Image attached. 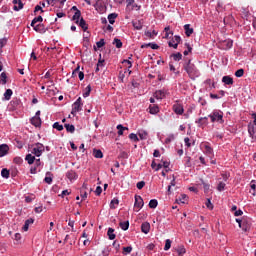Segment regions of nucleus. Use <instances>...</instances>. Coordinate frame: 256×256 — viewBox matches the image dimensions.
Returning <instances> with one entry per match:
<instances>
[{"instance_id": "obj_1", "label": "nucleus", "mask_w": 256, "mask_h": 256, "mask_svg": "<svg viewBox=\"0 0 256 256\" xmlns=\"http://www.w3.org/2000/svg\"><path fill=\"white\" fill-rule=\"evenodd\" d=\"M183 69L186 71L188 77L190 79H195V77H199L200 73L197 69V66L191 62V59L185 60L183 64Z\"/></svg>"}, {"instance_id": "obj_2", "label": "nucleus", "mask_w": 256, "mask_h": 256, "mask_svg": "<svg viewBox=\"0 0 256 256\" xmlns=\"http://www.w3.org/2000/svg\"><path fill=\"white\" fill-rule=\"evenodd\" d=\"M32 155H35V157H41L43 155V152H45V146L42 143H36L32 146Z\"/></svg>"}, {"instance_id": "obj_3", "label": "nucleus", "mask_w": 256, "mask_h": 256, "mask_svg": "<svg viewBox=\"0 0 256 256\" xmlns=\"http://www.w3.org/2000/svg\"><path fill=\"white\" fill-rule=\"evenodd\" d=\"M83 109V102L81 97H79L72 105V111H71V115H73L74 117L77 115V113H79V111H81Z\"/></svg>"}, {"instance_id": "obj_4", "label": "nucleus", "mask_w": 256, "mask_h": 256, "mask_svg": "<svg viewBox=\"0 0 256 256\" xmlns=\"http://www.w3.org/2000/svg\"><path fill=\"white\" fill-rule=\"evenodd\" d=\"M208 117H210L212 123H215V121H217L218 123H224L223 112L221 111H214Z\"/></svg>"}, {"instance_id": "obj_5", "label": "nucleus", "mask_w": 256, "mask_h": 256, "mask_svg": "<svg viewBox=\"0 0 256 256\" xmlns=\"http://www.w3.org/2000/svg\"><path fill=\"white\" fill-rule=\"evenodd\" d=\"M179 43H181V36L176 35L168 42V46L173 47V49H177V47H179Z\"/></svg>"}, {"instance_id": "obj_6", "label": "nucleus", "mask_w": 256, "mask_h": 256, "mask_svg": "<svg viewBox=\"0 0 256 256\" xmlns=\"http://www.w3.org/2000/svg\"><path fill=\"white\" fill-rule=\"evenodd\" d=\"M143 205H145L143 198L141 196H135L134 209H138L137 211H139L143 208Z\"/></svg>"}, {"instance_id": "obj_7", "label": "nucleus", "mask_w": 256, "mask_h": 256, "mask_svg": "<svg viewBox=\"0 0 256 256\" xmlns=\"http://www.w3.org/2000/svg\"><path fill=\"white\" fill-rule=\"evenodd\" d=\"M34 31H36V33H47V27H45V24H34V26H32Z\"/></svg>"}, {"instance_id": "obj_8", "label": "nucleus", "mask_w": 256, "mask_h": 256, "mask_svg": "<svg viewBox=\"0 0 256 256\" xmlns=\"http://www.w3.org/2000/svg\"><path fill=\"white\" fill-rule=\"evenodd\" d=\"M172 109H173L174 113H176V115H183V113H185V109L179 103L174 104L172 106Z\"/></svg>"}, {"instance_id": "obj_9", "label": "nucleus", "mask_w": 256, "mask_h": 256, "mask_svg": "<svg viewBox=\"0 0 256 256\" xmlns=\"http://www.w3.org/2000/svg\"><path fill=\"white\" fill-rule=\"evenodd\" d=\"M248 133H249V136H250V138H251V142H252V143H255V141H256L255 126L249 124V125H248Z\"/></svg>"}, {"instance_id": "obj_10", "label": "nucleus", "mask_w": 256, "mask_h": 256, "mask_svg": "<svg viewBox=\"0 0 256 256\" xmlns=\"http://www.w3.org/2000/svg\"><path fill=\"white\" fill-rule=\"evenodd\" d=\"M12 3L14 5L13 7L14 11H21V9H23L24 7L23 1L21 0H13Z\"/></svg>"}, {"instance_id": "obj_11", "label": "nucleus", "mask_w": 256, "mask_h": 256, "mask_svg": "<svg viewBox=\"0 0 256 256\" xmlns=\"http://www.w3.org/2000/svg\"><path fill=\"white\" fill-rule=\"evenodd\" d=\"M9 153V145L1 144L0 145V157H5Z\"/></svg>"}, {"instance_id": "obj_12", "label": "nucleus", "mask_w": 256, "mask_h": 256, "mask_svg": "<svg viewBox=\"0 0 256 256\" xmlns=\"http://www.w3.org/2000/svg\"><path fill=\"white\" fill-rule=\"evenodd\" d=\"M30 123L31 125H34V127H41V117H32Z\"/></svg>"}, {"instance_id": "obj_13", "label": "nucleus", "mask_w": 256, "mask_h": 256, "mask_svg": "<svg viewBox=\"0 0 256 256\" xmlns=\"http://www.w3.org/2000/svg\"><path fill=\"white\" fill-rule=\"evenodd\" d=\"M141 231H142V233H145V235H147V233H149V231H151V224H149V222L142 223Z\"/></svg>"}, {"instance_id": "obj_14", "label": "nucleus", "mask_w": 256, "mask_h": 256, "mask_svg": "<svg viewBox=\"0 0 256 256\" xmlns=\"http://www.w3.org/2000/svg\"><path fill=\"white\" fill-rule=\"evenodd\" d=\"M19 105H21V100L14 98L11 102H10V108L12 109V111H15V109H17V107H19Z\"/></svg>"}, {"instance_id": "obj_15", "label": "nucleus", "mask_w": 256, "mask_h": 256, "mask_svg": "<svg viewBox=\"0 0 256 256\" xmlns=\"http://www.w3.org/2000/svg\"><path fill=\"white\" fill-rule=\"evenodd\" d=\"M132 25L134 29L137 31H141L143 29V21L142 20H137V21H132Z\"/></svg>"}, {"instance_id": "obj_16", "label": "nucleus", "mask_w": 256, "mask_h": 256, "mask_svg": "<svg viewBox=\"0 0 256 256\" xmlns=\"http://www.w3.org/2000/svg\"><path fill=\"white\" fill-rule=\"evenodd\" d=\"M184 31H185V35L186 37H191V35H193V28H191V24H186L184 25Z\"/></svg>"}, {"instance_id": "obj_17", "label": "nucleus", "mask_w": 256, "mask_h": 256, "mask_svg": "<svg viewBox=\"0 0 256 256\" xmlns=\"http://www.w3.org/2000/svg\"><path fill=\"white\" fill-rule=\"evenodd\" d=\"M223 49H231L233 47V40L227 39L222 42Z\"/></svg>"}, {"instance_id": "obj_18", "label": "nucleus", "mask_w": 256, "mask_h": 256, "mask_svg": "<svg viewBox=\"0 0 256 256\" xmlns=\"http://www.w3.org/2000/svg\"><path fill=\"white\" fill-rule=\"evenodd\" d=\"M35 223V220L33 218H29L25 221V224L23 226V231H29V225H33Z\"/></svg>"}, {"instance_id": "obj_19", "label": "nucleus", "mask_w": 256, "mask_h": 256, "mask_svg": "<svg viewBox=\"0 0 256 256\" xmlns=\"http://www.w3.org/2000/svg\"><path fill=\"white\" fill-rule=\"evenodd\" d=\"M66 177L70 180L73 181L75 179H77V172L70 170L66 173Z\"/></svg>"}, {"instance_id": "obj_20", "label": "nucleus", "mask_w": 256, "mask_h": 256, "mask_svg": "<svg viewBox=\"0 0 256 256\" xmlns=\"http://www.w3.org/2000/svg\"><path fill=\"white\" fill-rule=\"evenodd\" d=\"M155 99H165V90H157L154 93Z\"/></svg>"}, {"instance_id": "obj_21", "label": "nucleus", "mask_w": 256, "mask_h": 256, "mask_svg": "<svg viewBox=\"0 0 256 256\" xmlns=\"http://www.w3.org/2000/svg\"><path fill=\"white\" fill-rule=\"evenodd\" d=\"M222 83L225 85H233V78L231 76H223Z\"/></svg>"}, {"instance_id": "obj_22", "label": "nucleus", "mask_w": 256, "mask_h": 256, "mask_svg": "<svg viewBox=\"0 0 256 256\" xmlns=\"http://www.w3.org/2000/svg\"><path fill=\"white\" fill-rule=\"evenodd\" d=\"M107 235H108V239H110V241H113L115 239V237H117V235H115V229H113V228H108Z\"/></svg>"}, {"instance_id": "obj_23", "label": "nucleus", "mask_w": 256, "mask_h": 256, "mask_svg": "<svg viewBox=\"0 0 256 256\" xmlns=\"http://www.w3.org/2000/svg\"><path fill=\"white\" fill-rule=\"evenodd\" d=\"M78 24H79V27H81V29H83V31H87V29H89V26L87 25V22L83 18L80 19Z\"/></svg>"}, {"instance_id": "obj_24", "label": "nucleus", "mask_w": 256, "mask_h": 256, "mask_svg": "<svg viewBox=\"0 0 256 256\" xmlns=\"http://www.w3.org/2000/svg\"><path fill=\"white\" fill-rule=\"evenodd\" d=\"M25 161H27L28 165H33L35 163V156L32 154H27L25 157Z\"/></svg>"}, {"instance_id": "obj_25", "label": "nucleus", "mask_w": 256, "mask_h": 256, "mask_svg": "<svg viewBox=\"0 0 256 256\" xmlns=\"http://www.w3.org/2000/svg\"><path fill=\"white\" fill-rule=\"evenodd\" d=\"M147 47H151V49H159V45H157L156 43H148L141 45V49H146Z\"/></svg>"}, {"instance_id": "obj_26", "label": "nucleus", "mask_w": 256, "mask_h": 256, "mask_svg": "<svg viewBox=\"0 0 256 256\" xmlns=\"http://www.w3.org/2000/svg\"><path fill=\"white\" fill-rule=\"evenodd\" d=\"M149 109V113H151V115H157V113H159V106L157 105H150Z\"/></svg>"}, {"instance_id": "obj_27", "label": "nucleus", "mask_w": 256, "mask_h": 256, "mask_svg": "<svg viewBox=\"0 0 256 256\" xmlns=\"http://www.w3.org/2000/svg\"><path fill=\"white\" fill-rule=\"evenodd\" d=\"M37 23H43V16L35 17L31 22V27H35Z\"/></svg>"}, {"instance_id": "obj_28", "label": "nucleus", "mask_w": 256, "mask_h": 256, "mask_svg": "<svg viewBox=\"0 0 256 256\" xmlns=\"http://www.w3.org/2000/svg\"><path fill=\"white\" fill-rule=\"evenodd\" d=\"M207 117H201L198 120H196V123L198 126L203 127V125H207Z\"/></svg>"}, {"instance_id": "obj_29", "label": "nucleus", "mask_w": 256, "mask_h": 256, "mask_svg": "<svg viewBox=\"0 0 256 256\" xmlns=\"http://www.w3.org/2000/svg\"><path fill=\"white\" fill-rule=\"evenodd\" d=\"M79 19H81V10H77L72 17L73 21H76V24L79 25Z\"/></svg>"}, {"instance_id": "obj_30", "label": "nucleus", "mask_w": 256, "mask_h": 256, "mask_svg": "<svg viewBox=\"0 0 256 256\" xmlns=\"http://www.w3.org/2000/svg\"><path fill=\"white\" fill-rule=\"evenodd\" d=\"M67 133H75V126L73 124H64Z\"/></svg>"}, {"instance_id": "obj_31", "label": "nucleus", "mask_w": 256, "mask_h": 256, "mask_svg": "<svg viewBox=\"0 0 256 256\" xmlns=\"http://www.w3.org/2000/svg\"><path fill=\"white\" fill-rule=\"evenodd\" d=\"M93 155L96 159H103V152L101 150L94 149Z\"/></svg>"}, {"instance_id": "obj_32", "label": "nucleus", "mask_w": 256, "mask_h": 256, "mask_svg": "<svg viewBox=\"0 0 256 256\" xmlns=\"http://www.w3.org/2000/svg\"><path fill=\"white\" fill-rule=\"evenodd\" d=\"M118 17L117 13H111L108 15V21L110 25H113L115 23V18Z\"/></svg>"}, {"instance_id": "obj_33", "label": "nucleus", "mask_w": 256, "mask_h": 256, "mask_svg": "<svg viewBox=\"0 0 256 256\" xmlns=\"http://www.w3.org/2000/svg\"><path fill=\"white\" fill-rule=\"evenodd\" d=\"M0 83H2V85H7V73L2 72L0 74Z\"/></svg>"}, {"instance_id": "obj_34", "label": "nucleus", "mask_w": 256, "mask_h": 256, "mask_svg": "<svg viewBox=\"0 0 256 256\" xmlns=\"http://www.w3.org/2000/svg\"><path fill=\"white\" fill-rule=\"evenodd\" d=\"M171 57L175 60V61H181L183 59V54H181V52H177L175 54H171Z\"/></svg>"}, {"instance_id": "obj_35", "label": "nucleus", "mask_w": 256, "mask_h": 256, "mask_svg": "<svg viewBox=\"0 0 256 256\" xmlns=\"http://www.w3.org/2000/svg\"><path fill=\"white\" fill-rule=\"evenodd\" d=\"M119 226L122 231H127L129 229V221L120 222Z\"/></svg>"}, {"instance_id": "obj_36", "label": "nucleus", "mask_w": 256, "mask_h": 256, "mask_svg": "<svg viewBox=\"0 0 256 256\" xmlns=\"http://www.w3.org/2000/svg\"><path fill=\"white\" fill-rule=\"evenodd\" d=\"M148 205L150 209H157V205H159V202L157 201V199H152L150 200Z\"/></svg>"}, {"instance_id": "obj_37", "label": "nucleus", "mask_w": 256, "mask_h": 256, "mask_svg": "<svg viewBox=\"0 0 256 256\" xmlns=\"http://www.w3.org/2000/svg\"><path fill=\"white\" fill-rule=\"evenodd\" d=\"M113 45H115L117 49H121V47H123V42H121V39L115 38L113 41Z\"/></svg>"}, {"instance_id": "obj_38", "label": "nucleus", "mask_w": 256, "mask_h": 256, "mask_svg": "<svg viewBox=\"0 0 256 256\" xmlns=\"http://www.w3.org/2000/svg\"><path fill=\"white\" fill-rule=\"evenodd\" d=\"M11 95H13V90L7 89L4 93V98L6 101H9L11 99Z\"/></svg>"}, {"instance_id": "obj_39", "label": "nucleus", "mask_w": 256, "mask_h": 256, "mask_svg": "<svg viewBox=\"0 0 256 256\" xmlns=\"http://www.w3.org/2000/svg\"><path fill=\"white\" fill-rule=\"evenodd\" d=\"M9 175H11V173L9 172L8 169H6V168L2 169V171H1V176H2L4 179H9Z\"/></svg>"}, {"instance_id": "obj_40", "label": "nucleus", "mask_w": 256, "mask_h": 256, "mask_svg": "<svg viewBox=\"0 0 256 256\" xmlns=\"http://www.w3.org/2000/svg\"><path fill=\"white\" fill-rule=\"evenodd\" d=\"M185 46L187 47L188 50L183 52V55L187 56L189 55V53H191L193 51V47H191V45H189V43H185Z\"/></svg>"}, {"instance_id": "obj_41", "label": "nucleus", "mask_w": 256, "mask_h": 256, "mask_svg": "<svg viewBox=\"0 0 256 256\" xmlns=\"http://www.w3.org/2000/svg\"><path fill=\"white\" fill-rule=\"evenodd\" d=\"M175 185H176L175 176H173V179L170 182V185L168 186V195H171V187H175Z\"/></svg>"}, {"instance_id": "obj_42", "label": "nucleus", "mask_w": 256, "mask_h": 256, "mask_svg": "<svg viewBox=\"0 0 256 256\" xmlns=\"http://www.w3.org/2000/svg\"><path fill=\"white\" fill-rule=\"evenodd\" d=\"M177 253H178V256H183V255H185V253H186L185 247L180 246V247L177 249Z\"/></svg>"}, {"instance_id": "obj_43", "label": "nucleus", "mask_w": 256, "mask_h": 256, "mask_svg": "<svg viewBox=\"0 0 256 256\" xmlns=\"http://www.w3.org/2000/svg\"><path fill=\"white\" fill-rule=\"evenodd\" d=\"M115 205H119V199L114 198L110 203V209H115Z\"/></svg>"}, {"instance_id": "obj_44", "label": "nucleus", "mask_w": 256, "mask_h": 256, "mask_svg": "<svg viewBox=\"0 0 256 256\" xmlns=\"http://www.w3.org/2000/svg\"><path fill=\"white\" fill-rule=\"evenodd\" d=\"M53 129H57V131H63V125L59 124V122H55L53 124Z\"/></svg>"}, {"instance_id": "obj_45", "label": "nucleus", "mask_w": 256, "mask_h": 256, "mask_svg": "<svg viewBox=\"0 0 256 256\" xmlns=\"http://www.w3.org/2000/svg\"><path fill=\"white\" fill-rule=\"evenodd\" d=\"M13 162L16 164V165H21L23 163V158L17 156L13 159Z\"/></svg>"}, {"instance_id": "obj_46", "label": "nucleus", "mask_w": 256, "mask_h": 256, "mask_svg": "<svg viewBox=\"0 0 256 256\" xmlns=\"http://www.w3.org/2000/svg\"><path fill=\"white\" fill-rule=\"evenodd\" d=\"M91 95V85L86 87V91L83 93V97H89Z\"/></svg>"}, {"instance_id": "obj_47", "label": "nucleus", "mask_w": 256, "mask_h": 256, "mask_svg": "<svg viewBox=\"0 0 256 256\" xmlns=\"http://www.w3.org/2000/svg\"><path fill=\"white\" fill-rule=\"evenodd\" d=\"M243 75H245V70H243V69H238L235 72V77H243Z\"/></svg>"}, {"instance_id": "obj_48", "label": "nucleus", "mask_w": 256, "mask_h": 256, "mask_svg": "<svg viewBox=\"0 0 256 256\" xmlns=\"http://www.w3.org/2000/svg\"><path fill=\"white\" fill-rule=\"evenodd\" d=\"M129 139H131V141H134L135 143H137V141H139V137H137V134H135V133H131L129 135Z\"/></svg>"}, {"instance_id": "obj_49", "label": "nucleus", "mask_w": 256, "mask_h": 256, "mask_svg": "<svg viewBox=\"0 0 256 256\" xmlns=\"http://www.w3.org/2000/svg\"><path fill=\"white\" fill-rule=\"evenodd\" d=\"M171 141H175V135H170L165 139V143L166 145H169V143H171Z\"/></svg>"}, {"instance_id": "obj_50", "label": "nucleus", "mask_w": 256, "mask_h": 256, "mask_svg": "<svg viewBox=\"0 0 256 256\" xmlns=\"http://www.w3.org/2000/svg\"><path fill=\"white\" fill-rule=\"evenodd\" d=\"M171 249V240L167 239L164 246V251H169Z\"/></svg>"}, {"instance_id": "obj_51", "label": "nucleus", "mask_w": 256, "mask_h": 256, "mask_svg": "<svg viewBox=\"0 0 256 256\" xmlns=\"http://www.w3.org/2000/svg\"><path fill=\"white\" fill-rule=\"evenodd\" d=\"M145 35L146 37H149V39H153L154 35H157V33L155 32V30H153V32L146 31Z\"/></svg>"}, {"instance_id": "obj_52", "label": "nucleus", "mask_w": 256, "mask_h": 256, "mask_svg": "<svg viewBox=\"0 0 256 256\" xmlns=\"http://www.w3.org/2000/svg\"><path fill=\"white\" fill-rule=\"evenodd\" d=\"M225 183L224 182H219L217 186V191H225Z\"/></svg>"}, {"instance_id": "obj_53", "label": "nucleus", "mask_w": 256, "mask_h": 256, "mask_svg": "<svg viewBox=\"0 0 256 256\" xmlns=\"http://www.w3.org/2000/svg\"><path fill=\"white\" fill-rule=\"evenodd\" d=\"M240 229H242V231H244L245 233H247V231L249 230V227L247 226V223L243 222L242 224H240Z\"/></svg>"}, {"instance_id": "obj_54", "label": "nucleus", "mask_w": 256, "mask_h": 256, "mask_svg": "<svg viewBox=\"0 0 256 256\" xmlns=\"http://www.w3.org/2000/svg\"><path fill=\"white\" fill-rule=\"evenodd\" d=\"M124 255H127V253H131L133 251V247L127 246L123 247Z\"/></svg>"}, {"instance_id": "obj_55", "label": "nucleus", "mask_w": 256, "mask_h": 256, "mask_svg": "<svg viewBox=\"0 0 256 256\" xmlns=\"http://www.w3.org/2000/svg\"><path fill=\"white\" fill-rule=\"evenodd\" d=\"M97 48L101 49L105 45V39H100V41L96 42Z\"/></svg>"}, {"instance_id": "obj_56", "label": "nucleus", "mask_w": 256, "mask_h": 256, "mask_svg": "<svg viewBox=\"0 0 256 256\" xmlns=\"http://www.w3.org/2000/svg\"><path fill=\"white\" fill-rule=\"evenodd\" d=\"M112 245L115 248V250L119 252V249L121 248V244L117 243V240H115Z\"/></svg>"}, {"instance_id": "obj_57", "label": "nucleus", "mask_w": 256, "mask_h": 256, "mask_svg": "<svg viewBox=\"0 0 256 256\" xmlns=\"http://www.w3.org/2000/svg\"><path fill=\"white\" fill-rule=\"evenodd\" d=\"M45 183H47L48 185H51V183H53V178L51 176H46L44 179Z\"/></svg>"}, {"instance_id": "obj_58", "label": "nucleus", "mask_w": 256, "mask_h": 256, "mask_svg": "<svg viewBox=\"0 0 256 256\" xmlns=\"http://www.w3.org/2000/svg\"><path fill=\"white\" fill-rule=\"evenodd\" d=\"M206 207L207 209L213 210V203H211V199H207Z\"/></svg>"}, {"instance_id": "obj_59", "label": "nucleus", "mask_w": 256, "mask_h": 256, "mask_svg": "<svg viewBox=\"0 0 256 256\" xmlns=\"http://www.w3.org/2000/svg\"><path fill=\"white\" fill-rule=\"evenodd\" d=\"M137 189H143L145 187V181H140L136 184Z\"/></svg>"}, {"instance_id": "obj_60", "label": "nucleus", "mask_w": 256, "mask_h": 256, "mask_svg": "<svg viewBox=\"0 0 256 256\" xmlns=\"http://www.w3.org/2000/svg\"><path fill=\"white\" fill-rule=\"evenodd\" d=\"M117 129H118V135H123V131H125V130L123 129V125L119 124V125L117 126Z\"/></svg>"}, {"instance_id": "obj_61", "label": "nucleus", "mask_w": 256, "mask_h": 256, "mask_svg": "<svg viewBox=\"0 0 256 256\" xmlns=\"http://www.w3.org/2000/svg\"><path fill=\"white\" fill-rule=\"evenodd\" d=\"M96 195H101V193H103V188H101V186H97L96 190H95Z\"/></svg>"}, {"instance_id": "obj_62", "label": "nucleus", "mask_w": 256, "mask_h": 256, "mask_svg": "<svg viewBox=\"0 0 256 256\" xmlns=\"http://www.w3.org/2000/svg\"><path fill=\"white\" fill-rule=\"evenodd\" d=\"M139 137L140 139L143 141L145 139H147V132H142V133H139Z\"/></svg>"}, {"instance_id": "obj_63", "label": "nucleus", "mask_w": 256, "mask_h": 256, "mask_svg": "<svg viewBox=\"0 0 256 256\" xmlns=\"http://www.w3.org/2000/svg\"><path fill=\"white\" fill-rule=\"evenodd\" d=\"M191 140L189 139V137H186L185 139H184V143H185V145H186V147H191V142H190Z\"/></svg>"}, {"instance_id": "obj_64", "label": "nucleus", "mask_w": 256, "mask_h": 256, "mask_svg": "<svg viewBox=\"0 0 256 256\" xmlns=\"http://www.w3.org/2000/svg\"><path fill=\"white\" fill-rule=\"evenodd\" d=\"M187 200V196L185 194H181V198L179 199L180 203H185Z\"/></svg>"}]
</instances>
